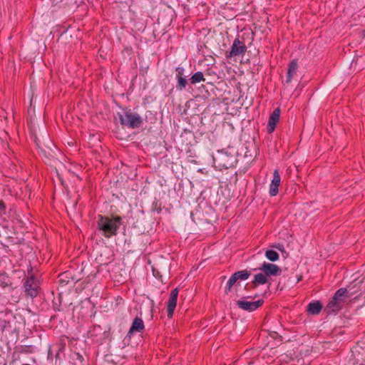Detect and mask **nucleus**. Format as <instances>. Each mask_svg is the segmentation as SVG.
I'll list each match as a JSON object with an SVG mask.
<instances>
[{
  "label": "nucleus",
  "instance_id": "obj_1",
  "mask_svg": "<svg viewBox=\"0 0 365 365\" xmlns=\"http://www.w3.org/2000/svg\"><path fill=\"white\" fill-rule=\"evenodd\" d=\"M120 225L121 218L118 216L109 217L99 215L97 221L98 231L106 238L116 235Z\"/></svg>",
  "mask_w": 365,
  "mask_h": 365
},
{
  "label": "nucleus",
  "instance_id": "obj_2",
  "mask_svg": "<svg viewBox=\"0 0 365 365\" xmlns=\"http://www.w3.org/2000/svg\"><path fill=\"white\" fill-rule=\"evenodd\" d=\"M118 115L123 126L135 129L142 125L143 119L141 116L133 112L130 109H123L121 113H118Z\"/></svg>",
  "mask_w": 365,
  "mask_h": 365
},
{
  "label": "nucleus",
  "instance_id": "obj_3",
  "mask_svg": "<svg viewBox=\"0 0 365 365\" xmlns=\"http://www.w3.org/2000/svg\"><path fill=\"white\" fill-rule=\"evenodd\" d=\"M342 307V288L339 289L329 300L325 310L328 314H336Z\"/></svg>",
  "mask_w": 365,
  "mask_h": 365
},
{
  "label": "nucleus",
  "instance_id": "obj_4",
  "mask_svg": "<svg viewBox=\"0 0 365 365\" xmlns=\"http://www.w3.org/2000/svg\"><path fill=\"white\" fill-rule=\"evenodd\" d=\"M24 287L26 294L34 297L38 294V282L34 276H31L26 280Z\"/></svg>",
  "mask_w": 365,
  "mask_h": 365
},
{
  "label": "nucleus",
  "instance_id": "obj_5",
  "mask_svg": "<svg viewBox=\"0 0 365 365\" xmlns=\"http://www.w3.org/2000/svg\"><path fill=\"white\" fill-rule=\"evenodd\" d=\"M258 269L262 271L267 277L277 276L281 273V269L278 265L266 262H264Z\"/></svg>",
  "mask_w": 365,
  "mask_h": 365
},
{
  "label": "nucleus",
  "instance_id": "obj_6",
  "mask_svg": "<svg viewBox=\"0 0 365 365\" xmlns=\"http://www.w3.org/2000/svg\"><path fill=\"white\" fill-rule=\"evenodd\" d=\"M264 301L262 299H259L256 302H248L245 300H238L236 302V304L237 307L243 310L252 312L259 308L262 304Z\"/></svg>",
  "mask_w": 365,
  "mask_h": 365
},
{
  "label": "nucleus",
  "instance_id": "obj_7",
  "mask_svg": "<svg viewBox=\"0 0 365 365\" xmlns=\"http://www.w3.org/2000/svg\"><path fill=\"white\" fill-rule=\"evenodd\" d=\"M247 47L238 38H235L231 46L230 51L227 56V57L237 56L245 53Z\"/></svg>",
  "mask_w": 365,
  "mask_h": 365
},
{
  "label": "nucleus",
  "instance_id": "obj_8",
  "mask_svg": "<svg viewBox=\"0 0 365 365\" xmlns=\"http://www.w3.org/2000/svg\"><path fill=\"white\" fill-rule=\"evenodd\" d=\"M178 296V290L177 288L172 290L168 302V307H167V312H168V317H172L174 310L176 307L177 304V299Z\"/></svg>",
  "mask_w": 365,
  "mask_h": 365
},
{
  "label": "nucleus",
  "instance_id": "obj_9",
  "mask_svg": "<svg viewBox=\"0 0 365 365\" xmlns=\"http://www.w3.org/2000/svg\"><path fill=\"white\" fill-rule=\"evenodd\" d=\"M279 116H280V110L279 108H277L273 110V112L271 113V115L269 118L267 127V132L269 133H271L274 130L275 126H276L277 123L279 122Z\"/></svg>",
  "mask_w": 365,
  "mask_h": 365
},
{
  "label": "nucleus",
  "instance_id": "obj_10",
  "mask_svg": "<svg viewBox=\"0 0 365 365\" xmlns=\"http://www.w3.org/2000/svg\"><path fill=\"white\" fill-rule=\"evenodd\" d=\"M250 275V273L247 270H246V269L240 270V271L235 272L230 277V279L233 282L236 283L237 282V280H246V279H247L249 278Z\"/></svg>",
  "mask_w": 365,
  "mask_h": 365
},
{
  "label": "nucleus",
  "instance_id": "obj_11",
  "mask_svg": "<svg viewBox=\"0 0 365 365\" xmlns=\"http://www.w3.org/2000/svg\"><path fill=\"white\" fill-rule=\"evenodd\" d=\"M298 69V65L296 60H293L288 68L287 76L286 79V83H289L291 82L293 77L295 76L297 71Z\"/></svg>",
  "mask_w": 365,
  "mask_h": 365
},
{
  "label": "nucleus",
  "instance_id": "obj_12",
  "mask_svg": "<svg viewBox=\"0 0 365 365\" xmlns=\"http://www.w3.org/2000/svg\"><path fill=\"white\" fill-rule=\"evenodd\" d=\"M144 329V323L143 321L138 317H136L130 328L129 333L133 332H140Z\"/></svg>",
  "mask_w": 365,
  "mask_h": 365
},
{
  "label": "nucleus",
  "instance_id": "obj_13",
  "mask_svg": "<svg viewBox=\"0 0 365 365\" xmlns=\"http://www.w3.org/2000/svg\"><path fill=\"white\" fill-rule=\"evenodd\" d=\"M322 309L321 303L318 301L310 302L308 304L307 310L312 314H318Z\"/></svg>",
  "mask_w": 365,
  "mask_h": 365
},
{
  "label": "nucleus",
  "instance_id": "obj_14",
  "mask_svg": "<svg viewBox=\"0 0 365 365\" xmlns=\"http://www.w3.org/2000/svg\"><path fill=\"white\" fill-rule=\"evenodd\" d=\"M268 282V277L262 272L257 274L255 277L252 283L255 286H257L259 284H264Z\"/></svg>",
  "mask_w": 365,
  "mask_h": 365
},
{
  "label": "nucleus",
  "instance_id": "obj_15",
  "mask_svg": "<svg viewBox=\"0 0 365 365\" xmlns=\"http://www.w3.org/2000/svg\"><path fill=\"white\" fill-rule=\"evenodd\" d=\"M264 255L267 259L271 262H276L279 259V254L272 250H267L265 251Z\"/></svg>",
  "mask_w": 365,
  "mask_h": 365
},
{
  "label": "nucleus",
  "instance_id": "obj_16",
  "mask_svg": "<svg viewBox=\"0 0 365 365\" xmlns=\"http://www.w3.org/2000/svg\"><path fill=\"white\" fill-rule=\"evenodd\" d=\"M204 76L203 73L201 71H197L195 73L192 77L190 78V83L192 84H195L197 83H200L201 81H204Z\"/></svg>",
  "mask_w": 365,
  "mask_h": 365
},
{
  "label": "nucleus",
  "instance_id": "obj_17",
  "mask_svg": "<svg viewBox=\"0 0 365 365\" xmlns=\"http://www.w3.org/2000/svg\"><path fill=\"white\" fill-rule=\"evenodd\" d=\"M177 79V83H176V89L178 91H182L183 89L185 88L187 84V79L185 78V77H179V78H176Z\"/></svg>",
  "mask_w": 365,
  "mask_h": 365
},
{
  "label": "nucleus",
  "instance_id": "obj_18",
  "mask_svg": "<svg viewBox=\"0 0 365 365\" xmlns=\"http://www.w3.org/2000/svg\"><path fill=\"white\" fill-rule=\"evenodd\" d=\"M281 182V178L277 170H274L273 173V179L271 183L279 186Z\"/></svg>",
  "mask_w": 365,
  "mask_h": 365
},
{
  "label": "nucleus",
  "instance_id": "obj_19",
  "mask_svg": "<svg viewBox=\"0 0 365 365\" xmlns=\"http://www.w3.org/2000/svg\"><path fill=\"white\" fill-rule=\"evenodd\" d=\"M278 187L279 186L274 185L272 183H270L269 185V193L271 196H275L278 193Z\"/></svg>",
  "mask_w": 365,
  "mask_h": 365
},
{
  "label": "nucleus",
  "instance_id": "obj_20",
  "mask_svg": "<svg viewBox=\"0 0 365 365\" xmlns=\"http://www.w3.org/2000/svg\"><path fill=\"white\" fill-rule=\"evenodd\" d=\"M235 284V282H233L230 279H229V280L227 281V284L225 286V293L226 294H227L229 292H230V291Z\"/></svg>",
  "mask_w": 365,
  "mask_h": 365
},
{
  "label": "nucleus",
  "instance_id": "obj_21",
  "mask_svg": "<svg viewBox=\"0 0 365 365\" xmlns=\"http://www.w3.org/2000/svg\"><path fill=\"white\" fill-rule=\"evenodd\" d=\"M270 247L272 248L277 249V250L280 251L282 254H284V253L287 254V252L284 250V247L282 244H274V245H272Z\"/></svg>",
  "mask_w": 365,
  "mask_h": 365
},
{
  "label": "nucleus",
  "instance_id": "obj_22",
  "mask_svg": "<svg viewBox=\"0 0 365 365\" xmlns=\"http://www.w3.org/2000/svg\"><path fill=\"white\" fill-rule=\"evenodd\" d=\"M175 71H176V73H175L176 78H179V77H185L184 76V72H185L184 68L179 66L176 68Z\"/></svg>",
  "mask_w": 365,
  "mask_h": 365
},
{
  "label": "nucleus",
  "instance_id": "obj_23",
  "mask_svg": "<svg viewBox=\"0 0 365 365\" xmlns=\"http://www.w3.org/2000/svg\"><path fill=\"white\" fill-rule=\"evenodd\" d=\"M343 294H344V303L347 302V299L349 297V296L347 295L346 289H344Z\"/></svg>",
  "mask_w": 365,
  "mask_h": 365
},
{
  "label": "nucleus",
  "instance_id": "obj_24",
  "mask_svg": "<svg viewBox=\"0 0 365 365\" xmlns=\"http://www.w3.org/2000/svg\"><path fill=\"white\" fill-rule=\"evenodd\" d=\"M271 336H272V337L275 338V337H277V336H278V334H277V332L274 331V332L272 333V334H271Z\"/></svg>",
  "mask_w": 365,
  "mask_h": 365
},
{
  "label": "nucleus",
  "instance_id": "obj_25",
  "mask_svg": "<svg viewBox=\"0 0 365 365\" xmlns=\"http://www.w3.org/2000/svg\"><path fill=\"white\" fill-rule=\"evenodd\" d=\"M4 207V204H1V205H0V207Z\"/></svg>",
  "mask_w": 365,
  "mask_h": 365
},
{
  "label": "nucleus",
  "instance_id": "obj_26",
  "mask_svg": "<svg viewBox=\"0 0 365 365\" xmlns=\"http://www.w3.org/2000/svg\"><path fill=\"white\" fill-rule=\"evenodd\" d=\"M4 207V204H1V205H0V207Z\"/></svg>",
  "mask_w": 365,
  "mask_h": 365
},
{
  "label": "nucleus",
  "instance_id": "obj_27",
  "mask_svg": "<svg viewBox=\"0 0 365 365\" xmlns=\"http://www.w3.org/2000/svg\"><path fill=\"white\" fill-rule=\"evenodd\" d=\"M4 207V204H1V205H0V207Z\"/></svg>",
  "mask_w": 365,
  "mask_h": 365
}]
</instances>
